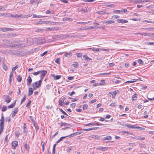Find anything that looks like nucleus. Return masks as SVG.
<instances>
[{"label": "nucleus", "mask_w": 154, "mask_h": 154, "mask_svg": "<svg viewBox=\"0 0 154 154\" xmlns=\"http://www.w3.org/2000/svg\"><path fill=\"white\" fill-rule=\"evenodd\" d=\"M43 38L42 37H39L38 38H35L34 39V41H35L36 43L38 45H41L44 42H43Z\"/></svg>", "instance_id": "obj_1"}, {"label": "nucleus", "mask_w": 154, "mask_h": 154, "mask_svg": "<svg viewBox=\"0 0 154 154\" xmlns=\"http://www.w3.org/2000/svg\"><path fill=\"white\" fill-rule=\"evenodd\" d=\"M38 82H36L34 84H32L34 90H36L37 88H39L41 86L42 81L41 80L39 81L38 85H37Z\"/></svg>", "instance_id": "obj_2"}, {"label": "nucleus", "mask_w": 154, "mask_h": 154, "mask_svg": "<svg viewBox=\"0 0 154 154\" xmlns=\"http://www.w3.org/2000/svg\"><path fill=\"white\" fill-rule=\"evenodd\" d=\"M4 118L3 115H2L0 120V129H4Z\"/></svg>", "instance_id": "obj_3"}, {"label": "nucleus", "mask_w": 154, "mask_h": 154, "mask_svg": "<svg viewBox=\"0 0 154 154\" xmlns=\"http://www.w3.org/2000/svg\"><path fill=\"white\" fill-rule=\"evenodd\" d=\"M8 45L9 47H11L12 48L16 47H23L24 46V45H23L22 44H19L18 43H15L12 45L8 44Z\"/></svg>", "instance_id": "obj_4"}, {"label": "nucleus", "mask_w": 154, "mask_h": 154, "mask_svg": "<svg viewBox=\"0 0 154 154\" xmlns=\"http://www.w3.org/2000/svg\"><path fill=\"white\" fill-rule=\"evenodd\" d=\"M4 98L5 102L7 103H10L11 100V98L8 95H4Z\"/></svg>", "instance_id": "obj_5"}, {"label": "nucleus", "mask_w": 154, "mask_h": 154, "mask_svg": "<svg viewBox=\"0 0 154 154\" xmlns=\"http://www.w3.org/2000/svg\"><path fill=\"white\" fill-rule=\"evenodd\" d=\"M104 125L102 124L101 123H89L88 124H87L85 125V126H88L90 125H92V126H95V125H97V126H100V125Z\"/></svg>", "instance_id": "obj_6"}, {"label": "nucleus", "mask_w": 154, "mask_h": 154, "mask_svg": "<svg viewBox=\"0 0 154 154\" xmlns=\"http://www.w3.org/2000/svg\"><path fill=\"white\" fill-rule=\"evenodd\" d=\"M45 30L46 31H52L57 30L59 29L58 27H52V28H47L45 29Z\"/></svg>", "instance_id": "obj_7"}, {"label": "nucleus", "mask_w": 154, "mask_h": 154, "mask_svg": "<svg viewBox=\"0 0 154 154\" xmlns=\"http://www.w3.org/2000/svg\"><path fill=\"white\" fill-rule=\"evenodd\" d=\"M12 146L14 147V149H15L17 146L18 145V143L17 141H14L12 143Z\"/></svg>", "instance_id": "obj_8"}, {"label": "nucleus", "mask_w": 154, "mask_h": 154, "mask_svg": "<svg viewBox=\"0 0 154 154\" xmlns=\"http://www.w3.org/2000/svg\"><path fill=\"white\" fill-rule=\"evenodd\" d=\"M117 21L119 23H122L128 22V20L124 19H117Z\"/></svg>", "instance_id": "obj_9"}, {"label": "nucleus", "mask_w": 154, "mask_h": 154, "mask_svg": "<svg viewBox=\"0 0 154 154\" xmlns=\"http://www.w3.org/2000/svg\"><path fill=\"white\" fill-rule=\"evenodd\" d=\"M27 85H29L31 84L32 82V79L30 76H28L27 79Z\"/></svg>", "instance_id": "obj_10"}, {"label": "nucleus", "mask_w": 154, "mask_h": 154, "mask_svg": "<svg viewBox=\"0 0 154 154\" xmlns=\"http://www.w3.org/2000/svg\"><path fill=\"white\" fill-rule=\"evenodd\" d=\"M18 108L17 107L15 109L14 111V112L12 114V117L13 118L16 115V114L18 112Z\"/></svg>", "instance_id": "obj_11"}, {"label": "nucleus", "mask_w": 154, "mask_h": 154, "mask_svg": "<svg viewBox=\"0 0 154 154\" xmlns=\"http://www.w3.org/2000/svg\"><path fill=\"white\" fill-rule=\"evenodd\" d=\"M40 72H41L40 73L41 74L40 75L43 76L44 77L47 72L46 70H40Z\"/></svg>", "instance_id": "obj_12"}, {"label": "nucleus", "mask_w": 154, "mask_h": 154, "mask_svg": "<svg viewBox=\"0 0 154 154\" xmlns=\"http://www.w3.org/2000/svg\"><path fill=\"white\" fill-rule=\"evenodd\" d=\"M115 22L114 21L112 20H109L107 21H104L103 23L106 25L109 24L111 23H114Z\"/></svg>", "instance_id": "obj_13"}, {"label": "nucleus", "mask_w": 154, "mask_h": 154, "mask_svg": "<svg viewBox=\"0 0 154 154\" xmlns=\"http://www.w3.org/2000/svg\"><path fill=\"white\" fill-rule=\"evenodd\" d=\"M13 29L12 28L5 27L4 28H3L2 29V31L3 32H5L9 31H12Z\"/></svg>", "instance_id": "obj_14"}, {"label": "nucleus", "mask_w": 154, "mask_h": 154, "mask_svg": "<svg viewBox=\"0 0 154 154\" xmlns=\"http://www.w3.org/2000/svg\"><path fill=\"white\" fill-rule=\"evenodd\" d=\"M18 131L15 133V136L17 137H19L21 134L20 131H21V130L19 128H18Z\"/></svg>", "instance_id": "obj_15"}, {"label": "nucleus", "mask_w": 154, "mask_h": 154, "mask_svg": "<svg viewBox=\"0 0 154 154\" xmlns=\"http://www.w3.org/2000/svg\"><path fill=\"white\" fill-rule=\"evenodd\" d=\"M51 76L54 77L55 80L59 79L61 77V76L60 75H57L55 76V75L54 74H51Z\"/></svg>", "instance_id": "obj_16"}, {"label": "nucleus", "mask_w": 154, "mask_h": 154, "mask_svg": "<svg viewBox=\"0 0 154 154\" xmlns=\"http://www.w3.org/2000/svg\"><path fill=\"white\" fill-rule=\"evenodd\" d=\"M83 58L85 60L88 62H89L91 60H92L91 58L88 57L86 55H84L83 56Z\"/></svg>", "instance_id": "obj_17"}, {"label": "nucleus", "mask_w": 154, "mask_h": 154, "mask_svg": "<svg viewBox=\"0 0 154 154\" xmlns=\"http://www.w3.org/2000/svg\"><path fill=\"white\" fill-rule=\"evenodd\" d=\"M47 17L46 16H41L40 15H37L36 14H34L33 16V18H40L42 17Z\"/></svg>", "instance_id": "obj_18"}, {"label": "nucleus", "mask_w": 154, "mask_h": 154, "mask_svg": "<svg viewBox=\"0 0 154 154\" xmlns=\"http://www.w3.org/2000/svg\"><path fill=\"white\" fill-rule=\"evenodd\" d=\"M108 147H98L97 148V149L99 150H103V151H106L108 149Z\"/></svg>", "instance_id": "obj_19"}, {"label": "nucleus", "mask_w": 154, "mask_h": 154, "mask_svg": "<svg viewBox=\"0 0 154 154\" xmlns=\"http://www.w3.org/2000/svg\"><path fill=\"white\" fill-rule=\"evenodd\" d=\"M60 125L61 126H64L67 127H70L71 125L69 124H68L66 123L61 122L60 123Z\"/></svg>", "instance_id": "obj_20"}, {"label": "nucleus", "mask_w": 154, "mask_h": 154, "mask_svg": "<svg viewBox=\"0 0 154 154\" xmlns=\"http://www.w3.org/2000/svg\"><path fill=\"white\" fill-rule=\"evenodd\" d=\"M33 92V91L32 88H29V92L28 93V96L31 95Z\"/></svg>", "instance_id": "obj_21"}, {"label": "nucleus", "mask_w": 154, "mask_h": 154, "mask_svg": "<svg viewBox=\"0 0 154 154\" xmlns=\"http://www.w3.org/2000/svg\"><path fill=\"white\" fill-rule=\"evenodd\" d=\"M112 138L110 136H107L106 137H103V140H111Z\"/></svg>", "instance_id": "obj_22"}, {"label": "nucleus", "mask_w": 154, "mask_h": 154, "mask_svg": "<svg viewBox=\"0 0 154 154\" xmlns=\"http://www.w3.org/2000/svg\"><path fill=\"white\" fill-rule=\"evenodd\" d=\"M13 72L11 71L10 72V75H9V82L11 83L12 80V77L13 76Z\"/></svg>", "instance_id": "obj_23"}, {"label": "nucleus", "mask_w": 154, "mask_h": 154, "mask_svg": "<svg viewBox=\"0 0 154 154\" xmlns=\"http://www.w3.org/2000/svg\"><path fill=\"white\" fill-rule=\"evenodd\" d=\"M15 105H16V100H15L14 101V102L13 103H12L11 104L9 105L8 106V108L9 109L12 108L15 106Z\"/></svg>", "instance_id": "obj_24"}, {"label": "nucleus", "mask_w": 154, "mask_h": 154, "mask_svg": "<svg viewBox=\"0 0 154 154\" xmlns=\"http://www.w3.org/2000/svg\"><path fill=\"white\" fill-rule=\"evenodd\" d=\"M59 103V105H60L61 106H64V101L62 100H59L58 101Z\"/></svg>", "instance_id": "obj_25"}, {"label": "nucleus", "mask_w": 154, "mask_h": 154, "mask_svg": "<svg viewBox=\"0 0 154 154\" xmlns=\"http://www.w3.org/2000/svg\"><path fill=\"white\" fill-rule=\"evenodd\" d=\"M126 126L128 127L131 128H135V127H134L133 125L127 124H126Z\"/></svg>", "instance_id": "obj_26"}, {"label": "nucleus", "mask_w": 154, "mask_h": 154, "mask_svg": "<svg viewBox=\"0 0 154 154\" xmlns=\"http://www.w3.org/2000/svg\"><path fill=\"white\" fill-rule=\"evenodd\" d=\"M133 81H128L125 82V83H132L134 82H137V81L138 79H133Z\"/></svg>", "instance_id": "obj_27"}, {"label": "nucleus", "mask_w": 154, "mask_h": 154, "mask_svg": "<svg viewBox=\"0 0 154 154\" xmlns=\"http://www.w3.org/2000/svg\"><path fill=\"white\" fill-rule=\"evenodd\" d=\"M92 138L95 139L96 140H98L100 138L97 135H92L91 136Z\"/></svg>", "instance_id": "obj_28"}, {"label": "nucleus", "mask_w": 154, "mask_h": 154, "mask_svg": "<svg viewBox=\"0 0 154 154\" xmlns=\"http://www.w3.org/2000/svg\"><path fill=\"white\" fill-rule=\"evenodd\" d=\"M3 68L5 71H6L8 69V66L5 63H3Z\"/></svg>", "instance_id": "obj_29"}, {"label": "nucleus", "mask_w": 154, "mask_h": 154, "mask_svg": "<svg viewBox=\"0 0 154 154\" xmlns=\"http://www.w3.org/2000/svg\"><path fill=\"white\" fill-rule=\"evenodd\" d=\"M11 17H23V15H17L16 14L15 15H13L12 14Z\"/></svg>", "instance_id": "obj_30"}, {"label": "nucleus", "mask_w": 154, "mask_h": 154, "mask_svg": "<svg viewBox=\"0 0 154 154\" xmlns=\"http://www.w3.org/2000/svg\"><path fill=\"white\" fill-rule=\"evenodd\" d=\"M137 96V95L136 94H134L132 96V101L136 100Z\"/></svg>", "instance_id": "obj_31"}, {"label": "nucleus", "mask_w": 154, "mask_h": 154, "mask_svg": "<svg viewBox=\"0 0 154 154\" xmlns=\"http://www.w3.org/2000/svg\"><path fill=\"white\" fill-rule=\"evenodd\" d=\"M113 13L117 14H122V11L121 10H115L113 11Z\"/></svg>", "instance_id": "obj_32"}, {"label": "nucleus", "mask_w": 154, "mask_h": 154, "mask_svg": "<svg viewBox=\"0 0 154 154\" xmlns=\"http://www.w3.org/2000/svg\"><path fill=\"white\" fill-rule=\"evenodd\" d=\"M72 55V54L70 52L69 53H66L65 54V56L67 57H69L70 56H71Z\"/></svg>", "instance_id": "obj_33"}, {"label": "nucleus", "mask_w": 154, "mask_h": 154, "mask_svg": "<svg viewBox=\"0 0 154 154\" xmlns=\"http://www.w3.org/2000/svg\"><path fill=\"white\" fill-rule=\"evenodd\" d=\"M17 80L18 82H20L22 80V77L20 75H18L17 76Z\"/></svg>", "instance_id": "obj_34"}, {"label": "nucleus", "mask_w": 154, "mask_h": 154, "mask_svg": "<svg viewBox=\"0 0 154 154\" xmlns=\"http://www.w3.org/2000/svg\"><path fill=\"white\" fill-rule=\"evenodd\" d=\"M33 126L35 127L36 132L39 129L38 127L37 126V124L35 122H34Z\"/></svg>", "instance_id": "obj_35"}, {"label": "nucleus", "mask_w": 154, "mask_h": 154, "mask_svg": "<svg viewBox=\"0 0 154 154\" xmlns=\"http://www.w3.org/2000/svg\"><path fill=\"white\" fill-rule=\"evenodd\" d=\"M24 144V146L25 148L27 150L28 148L29 147L28 145L27 144V143L26 142H24L23 143Z\"/></svg>", "instance_id": "obj_36"}, {"label": "nucleus", "mask_w": 154, "mask_h": 154, "mask_svg": "<svg viewBox=\"0 0 154 154\" xmlns=\"http://www.w3.org/2000/svg\"><path fill=\"white\" fill-rule=\"evenodd\" d=\"M59 110L62 112L63 114L66 115L67 116H68V115L67 114L66 112H64V111L63 110L61 109V108H59Z\"/></svg>", "instance_id": "obj_37"}, {"label": "nucleus", "mask_w": 154, "mask_h": 154, "mask_svg": "<svg viewBox=\"0 0 154 154\" xmlns=\"http://www.w3.org/2000/svg\"><path fill=\"white\" fill-rule=\"evenodd\" d=\"M26 99V95H25L21 100V104Z\"/></svg>", "instance_id": "obj_38"}, {"label": "nucleus", "mask_w": 154, "mask_h": 154, "mask_svg": "<svg viewBox=\"0 0 154 154\" xmlns=\"http://www.w3.org/2000/svg\"><path fill=\"white\" fill-rule=\"evenodd\" d=\"M7 109V107L6 106H3L2 109V112H5Z\"/></svg>", "instance_id": "obj_39"}, {"label": "nucleus", "mask_w": 154, "mask_h": 154, "mask_svg": "<svg viewBox=\"0 0 154 154\" xmlns=\"http://www.w3.org/2000/svg\"><path fill=\"white\" fill-rule=\"evenodd\" d=\"M88 106L87 104H84L83 106V110H85L88 109Z\"/></svg>", "instance_id": "obj_40"}, {"label": "nucleus", "mask_w": 154, "mask_h": 154, "mask_svg": "<svg viewBox=\"0 0 154 154\" xmlns=\"http://www.w3.org/2000/svg\"><path fill=\"white\" fill-rule=\"evenodd\" d=\"M6 10L5 7L0 6V10L1 11H4Z\"/></svg>", "instance_id": "obj_41"}, {"label": "nucleus", "mask_w": 154, "mask_h": 154, "mask_svg": "<svg viewBox=\"0 0 154 154\" xmlns=\"http://www.w3.org/2000/svg\"><path fill=\"white\" fill-rule=\"evenodd\" d=\"M40 72H40V70H39L37 72H34L32 73V74L34 75H36L40 74Z\"/></svg>", "instance_id": "obj_42"}, {"label": "nucleus", "mask_w": 154, "mask_h": 154, "mask_svg": "<svg viewBox=\"0 0 154 154\" xmlns=\"http://www.w3.org/2000/svg\"><path fill=\"white\" fill-rule=\"evenodd\" d=\"M18 68V66L17 65L15 66L14 67H13L12 68L11 71L14 72V71Z\"/></svg>", "instance_id": "obj_43"}, {"label": "nucleus", "mask_w": 154, "mask_h": 154, "mask_svg": "<svg viewBox=\"0 0 154 154\" xmlns=\"http://www.w3.org/2000/svg\"><path fill=\"white\" fill-rule=\"evenodd\" d=\"M100 49L99 48H92V50L94 51H98Z\"/></svg>", "instance_id": "obj_44"}, {"label": "nucleus", "mask_w": 154, "mask_h": 154, "mask_svg": "<svg viewBox=\"0 0 154 154\" xmlns=\"http://www.w3.org/2000/svg\"><path fill=\"white\" fill-rule=\"evenodd\" d=\"M121 10L122 11V13L123 12L126 14H127L128 13V11L126 9H124L122 10Z\"/></svg>", "instance_id": "obj_45"}, {"label": "nucleus", "mask_w": 154, "mask_h": 154, "mask_svg": "<svg viewBox=\"0 0 154 154\" xmlns=\"http://www.w3.org/2000/svg\"><path fill=\"white\" fill-rule=\"evenodd\" d=\"M97 13H98V14H105V13L104 11H98Z\"/></svg>", "instance_id": "obj_46"}, {"label": "nucleus", "mask_w": 154, "mask_h": 154, "mask_svg": "<svg viewBox=\"0 0 154 154\" xmlns=\"http://www.w3.org/2000/svg\"><path fill=\"white\" fill-rule=\"evenodd\" d=\"M138 63L140 64H143V61L141 59H139L138 60Z\"/></svg>", "instance_id": "obj_47"}, {"label": "nucleus", "mask_w": 154, "mask_h": 154, "mask_svg": "<svg viewBox=\"0 0 154 154\" xmlns=\"http://www.w3.org/2000/svg\"><path fill=\"white\" fill-rule=\"evenodd\" d=\"M116 94V92L113 91L112 95V98L113 99H114L115 97Z\"/></svg>", "instance_id": "obj_48"}, {"label": "nucleus", "mask_w": 154, "mask_h": 154, "mask_svg": "<svg viewBox=\"0 0 154 154\" xmlns=\"http://www.w3.org/2000/svg\"><path fill=\"white\" fill-rule=\"evenodd\" d=\"M51 88V85L50 84H47L46 85V88L48 90L50 89Z\"/></svg>", "instance_id": "obj_49"}, {"label": "nucleus", "mask_w": 154, "mask_h": 154, "mask_svg": "<svg viewBox=\"0 0 154 154\" xmlns=\"http://www.w3.org/2000/svg\"><path fill=\"white\" fill-rule=\"evenodd\" d=\"M145 139V137H141L139 136L138 137V139L141 140H144Z\"/></svg>", "instance_id": "obj_50"}, {"label": "nucleus", "mask_w": 154, "mask_h": 154, "mask_svg": "<svg viewBox=\"0 0 154 154\" xmlns=\"http://www.w3.org/2000/svg\"><path fill=\"white\" fill-rule=\"evenodd\" d=\"M75 94V92L74 91H72L71 93H70V92H69L68 93V94L69 95L71 96H72L73 94Z\"/></svg>", "instance_id": "obj_51"}, {"label": "nucleus", "mask_w": 154, "mask_h": 154, "mask_svg": "<svg viewBox=\"0 0 154 154\" xmlns=\"http://www.w3.org/2000/svg\"><path fill=\"white\" fill-rule=\"evenodd\" d=\"M31 103V101L30 100H29L27 103V104L26 105V106L29 108V106H30Z\"/></svg>", "instance_id": "obj_52"}, {"label": "nucleus", "mask_w": 154, "mask_h": 154, "mask_svg": "<svg viewBox=\"0 0 154 154\" xmlns=\"http://www.w3.org/2000/svg\"><path fill=\"white\" fill-rule=\"evenodd\" d=\"M43 21H39L35 22V23L36 24H42L43 23Z\"/></svg>", "instance_id": "obj_53"}, {"label": "nucleus", "mask_w": 154, "mask_h": 154, "mask_svg": "<svg viewBox=\"0 0 154 154\" xmlns=\"http://www.w3.org/2000/svg\"><path fill=\"white\" fill-rule=\"evenodd\" d=\"M55 62L57 64H59L60 63V59L57 58L55 60Z\"/></svg>", "instance_id": "obj_54"}, {"label": "nucleus", "mask_w": 154, "mask_h": 154, "mask_svg": "<svg viewBox=\"0 0 154 154\" xmlns=\"http://www.w3.org/2000/svg\"><path fill=\"white\" fill-rule=\"evenodd\" d=\"M12 14L9 13V14H6L5 13V17H11Z\"/></svg>", "instance_id": "obj_55"}, {"label": "nucleus", "mask_w": 154, "mask_h": 154, "mask_svg": "<svg viewBox=\"0 0 154 154\" xmlns=\"http://www.w3.org/2000/svg\"><path fill=\"white\" fill-rule=\"evenodd\" d=\"M89 29V28H88V27H83V29H82L81 28H79V29H80V30H87L88 29Z\"/></svg>", "instance_id": "obj_56"}, {"label": "nucleus", "mask_w": 154, "mask_h": 154, "mask_svg": "<svg viewBox=\"0 0 154 154\" xmlns=\"http://www.w3.org/2000/svg\"><path fill=\"white\" fill-rule=\"evenodd\" d=\"M73 66L75 68H77L79 66L78 64L77 63V62L75 63L74 64H73Z\"/></svg>", "instance_id": "obj_57"}, {"label": "nucleus", "mask_w": 154, "mask_h": 154, "mask_svg": "<svg viewBox=\"0 0 154 154\" xmlns=\"http://www.w3.org/2000/svg\"><path fill=\"white\" fill-rule=\"evenodd\" d=\"M68 136H66L65 137H61L59 139L60 141H61L62 140L66 138L67 137H68Z\"/></svg>", "instance_id": "obj_58"}, {"label": "nucleus", "mask_w": 154, "mask_h": 154, "mask_svg": "<svg viewBox=\"0 0 154 154\" xmlns=\"http://www.w3.org/2000/svg\"><path fill=\"white\" fill-rule=\"evenodd\" d=\"M135 128H138L140 130H143L145 129L144 128L139 126L136 127Z\"/></svg>", "instance_id": "obj_59"}, {"label": "nucleus", "mask_w": 154, "mask_h": 154, "mask_svg": "<svg viewBox=\"0 0 154 154\" xmlns=\"http://www.w3.org/2000/svg\"><path fill=\"white\" fill-rule=\"evenodd\" d=\"M147 44L148 45H151L154 46V42H149V43H147Z\"/></svg>", "instance_id": "obj_60"}, {"label": "nucleus", "mask_w": 154, "mask_h": 154, "mask_svg": "<svg viewBox=\"0 0 154 154\" xmlns=\"http://www.w3.org/2000/svg\"><path fill=\"white\" fill-rule=\"evenodd\" d=\"M112 17L113 18L117 19L118 18H119L120 17L119 16L114 15Z\"/></svg>", "instance_id": "obj_61"}, {"label": "nucleus", "mask_w": 154, "mask_h": 154, "mask_svg": "<svg viewBox=\"0 0 154 154\" xmlns=\"http://www.w3.org/2000/svg\"><path fill=\"white\" fill-rule=\"evenodd\" d=\"M76 55L78 57H80L82 56V54L80 53H77L76 54Z\"/></svg>", "instance_id": "obj_62"}, {"label": "nucleus", "mask_w": 154, "mask_h": 154, "mask_svg": "<svg viewBox=\"0 0 154 154\" xmlns=\"http://www.w3.org/2000/svg\"><path fill=\"white\" fill-rule=\"evenodd\" d=\"M42 31V29H36L35 30V32H41V31Z\"/></svg>", "instance_id": "obj_63"}, {"label": "nucleus", "mask_w": 154, "mask_h": 154, "mask_svg": "<svg viewBox=\"0 0 154 154\" xmlns=\"http://www.w3.org/2000/svg\"><path fill=\"white\" fill-rule=\"evenodd\" d=\"M72 147H68V149H66V151L68 152H69L71 150H72Z\"/></svg>", "instance_id": "obj_64"}]
</instances>
